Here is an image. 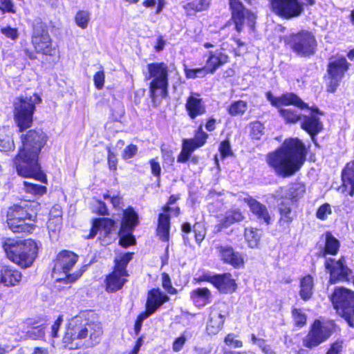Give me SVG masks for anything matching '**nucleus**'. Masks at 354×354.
Segmentation results:
<instances>
[{"label":"nucleus","instance_id":"1","mask_svg":"<svg viewBox=\"0 0 354 354\" xmlns=\"http://www.w3.org/2000/svg\"><path fill=\"white\" fill-rule=\"evenodd\" d=\"M26 99L23 96L16 98L13 103V118L17 127L20 146L12 158L13 167L18 176L32 178L46 184L47 176L42 170L40 155L48 140V135L41 129H30L33 124V116L36 111L35 104L41 102L37 93Z\"/></svg>","mask_w":354,"mask_h":354},{"label":"nucleus","instance_id":"2","mask_svg":"<svg viewBox=\"0 0 354 354\" xmlns=\"http://www.w3.org/2000/svg\"><path fill=\"white\" fill-rule=\"evenodd\" d=\"M310 145L299 138H288L274 151L267 154L266 162L276 174L288 178L300 171L306 161Z\"/></svg>","mask_w":354,"mask_h":354},{"label":"nucleus","instance_id":"3","mask_svg":"<svg viewBox=\"0 0 354 354\" xmlns=\"http://www.w3.org/2000/svg\"><path fill=\"white\" fill-rule=\"evenodd\" d=\"M2 248L7 259L22 269L30 268L38 257L39 246L32 239L8 238L3 241Z\"/></svg>","mask_w":354,"mask_h":354},{"label":"nucleus","instance_id":"4","mask_svg":"<svg viewBox=\"0 0 354 354\" xmlns=\"http://www.w3.org/2000/svg\"><path fill=\"white\" fill-rule=\"evenodd\" d=\"M30 43L34 51L29 48L23 50L25 56L30 60L36 59L37 54L50 58L59 57L58 46L53 44L47 24L41 21L32 24Z\"/></svg>","mask_w":354,"mask_h":354},{"label":"nucleus","instance_id":"5","mask_svg":"<svg viewBox=\"0 0 354 354\" xmlns=\"http://www.w3.org/2000/svg\"><path fill=\"white\" fill-rule=\"evenodd\" d=\"M246 3L251 4L252 0H243ZM229 10L230 12V18L225 22V26L233 25L236 34L232 36L231 40L233 41L239 48L245 45L239 35L244 29L245 24H247L250 30H255L257 15L250 10L246 8L240 0H229Z\"/></svg>","mask_w":354,"mask_h":354},{"label":"nucleus","instance_id":"6","mask_svg":"<svg viewBox=\"0 0 354 354\" xmlns=\"http://www.w3.org/2000/svg\"><path fill=\"white\" fill-rule=\"evenodd\" d=\"M79 260V256L73 251L62 250L53 260L52 273L56 276L55 281L65 285L73 284L77 281L86 270V266H82L73 272H71Z\"/></svg>","mask_w":354,"mask_h":354},{"label":"nucleus","instance_id":"7","mask_svg":"<svg viewBox=\"0 0 354 354\" xmlns=\"http://www.w3.org/2000/svg\"><path fill=\"white\" fill-rule=\"evenodd\" d=\"M145 80L149 84V95L153 104L160 103L169 95V66L163 62H152L147 65Z\"/></svg>","mask_w":354,"mask_h":354},{"label":"nucleus","instance_id":"8","mask_svg":"<svg viewBox=\"0 0 354 354\" xmlns=\"http://www.w3.org/2000/svg\"><path fill=\"white\" fill-rule=\"evenodd\" d=\"M217 121L213 116L205 120V122L201 123L194 130V137L184 138L182 141V149L177 157V162L185 163L190 158L192 153L202 147L207 142L209 134L216 129Z\"/></svg>","mask_w":354,"mask_h":354},{"label":"nucleus","instance_id":"9","mask_svg":"<svg viewBox=\"0 0 354 354\" xmlns=\"http://www.w3.org/2000/svg\"><path fill=\"white\" fill-rule=\"evenodd\" d=\"M133 255L134 252H127L114 259L112 270L104 279V287L107 293H115L121 290L128 282L129 274L127 266Z\"/></svg>","mask_w":354,"mask_h":354},{"label":"nucleus","instance_id":"10","mask_svg":"<svg viewBox=\"0 0 354 354\" xmlns=\"http://www.w3.org/2000/svg\"><path fill=\"white\" fill-rule=\"evenodd\" d=\"M329 299L336 313L354 328V290L344 286H335Z\"/></svg>","mask_w":354,"mask_h":354},{"label":"nucleus","instance_id":"11","mask_svg":"<svg viewBox=\"0 0 354 354\" xmlns=\"http://www.w3.org/2000/svg\"><path fill=\"white\" fill-rule=\"evenodd\" d=\"M205 64L198 68H191L184 66V73L187 79L204 77L207 75L214 74L217 70L230 62V56L219 50H208L203 54Z\"/></svg>","mask_w":354,"mask_h":354},{"label":"nucleus","instance_id":"12","mask_svg":"<svg viewBox=\"0 0 354 354\" xmlns=\"http://www.w3.org/2000/svg\"><path fill=\"white\" fill-rule=\"evenodd\" d=\"M285 45L296 55L310 57L315 54L317 41L315 36L310 31L301 30L284 37Z\"/></svg>","mask_w":354,"mask_h":354},{"label":"nucleus","instance_id":"13","mask_svg":"<svg viewBox=\"0 0 354 354\" xmlns=\"http://www.w3.org/2000/svg\"><path fill=\"white\" fill-rule=\"evenodd\" d=\"M336 328L337 325L334 320L324 322L315 319L302 339L303 346L308 349L318 346L332 336L336 331Z\"/></svg>","mask_w":354,"mask_h":354},{"label":"nucleus","instance_id":"14","mask_svg":"<svg viewBox=\"0 0 354 354\" xmlns=\"http://www.w3.org/2000/svg\"><path fill=\"white\" fill-rule=\"evenodd\" d=\"M351 64L343 55L331 56L327 64L326 74L324 78L326 82V91L328 93H335L349 71Z\"/></svg>","mask_w":354,"mask_h":354},{"label":"nucleus","instance_id":"15","mask_svg":"<svg viewBox=\"0 0 354 354\" xmlns=\"http://www.w3.org/2000/svg\"><path fill=\"white\" fill-rule=\"evenodd\" d=\"M304 107L300 108V110H308L310 111L309 115H303V120L301 122L300 127L310 136L313 143L318 146L317 136L322 133L324 129V124L320 118V115H324V112L317 105L309 106L308 103L304 101Z\"/></svg>","mask_w":354,"mask_h":354},{"label":"nucleus","instance_id":"16","mask_svg":"<svg viewBox=\"0 0 354 354\" xmlns=\"http://www.w3.org/2000/svg\"><path fill=\"white\" fill-rule=\"evenodd\" d=\"M324 268L329 274L328 282L336 284L339 282H350L352 270L347 266L344 256L339 259L326 258L324 263Z\"/></svg>","mask_w":354,"mask_h":354},{"label":"nucleus","instance_id":"17","mask_svg":"<svg viewBox=\"0 0 354 354\" xmlns=\"http://www.w3.org/2000/svg\"><path fill=\"white\" fill-rule=\"evenodd\" d=\"M301 0H268L270 11L282 19L299 17L304 10Z\"/></svg>","mask_w":354,"mask_h":354},{"label":"nucleus","instance_id":"18","mask_svg":"<svg viewBox=\"0 0 354 354\" xmlns=\"http://www.w3.org/2000/svg\"><path fill=\"white\" fill-rule=\"evenodd\" d=\"M39 203L34 201H21L10 205L6 212L7 225L20 220H29L37 217Z\"/></svg>","mask_w":354,"mask_h":354},{"label":"nucleus","instance_id":"19","mask_svg":"<svg viewBox=\"0 0 354 354\" xmlns=\"http://www.w3.org/2000/svg\"><path fill=\"white\" fill-rule=\"evenodd\" d=\"M88 328L74 321L66 328V331L62 337L63 347L68 350H76L81 348V345L75 342L76 339H83L88 337Z\"/></svg>","mask_w":354,"mask_h":354},{"label":"nucleus","instance_id":"20","mask_svg":"<svg viewBox=\"0 0 354 354\" xmlns=\"http://www.w3.org/2000/svg\"><path fill=\"white\" fill-rule=\"evenodd\" d=\"M266 97L270 104L277 108L284 109L283 106H294L299 109L304 107V100L293 92H284L279 96H274L270 91L266 93Z\"/></svg>","mask_w":354,"mask_h":354},{"label":"nucleus","instance_id":"21","mask_svg":"<svg viewBox=\"0 0 354 354\" xmlns=\"http://www.w3.org/2000/svg\"><path fill=\"white\" fill-rule=\"evenodd\" d=\"M185 111L192 120L202 116L207 113L205 102L198 92L192 91L186 98Z\"/></svg>","mask_w":354,"mask_h":354},{"label":"nucleus","instance_id":"22","mask_svg":"<svg viewBox=\"0 0 354 354\" xmlns=\"http://www.w3.org/2000/svg\"><path fill=\"white\" fill-rule=\"evenodd\" d=\"M221 261L230 265L234 269H242L245 267V254L238 252L231 245H218L216 247Z\"/></svg>","mask_w":354,"mask_h":354},{"label":"nucleus","instance_id":"23","mask_svg":"<svg viewBox=\"0 0 354 354\" xmlns=\"http://www.w3.org/2000/svg\"><path fill=\"white\" fill-rule=\"evenodd\" d=\"M169 300V295L162 292L159 288H153L147 291L144 311L151 316Z\"/></svg>","mask_w":354,"mask_h":354},{"label":"nucleus","instance_id":"24","mask_svg":"<svg viewBox=\"0 0 354 354\" xmlns=\"http://www.w3.org/2000/svg\"><path fill=\"white\" fill-rule=\"evenodd\" d=\"M279 215L277 225L283 231L290 232L294 220L297 218V213L292 209L290 203L281 201L277 205Z\"/></svg>","mask_w":354,"mask_h":354},{"label":"nucleus","instance_id":"25","mask_svg":"<svg viewBox=\"0 0 354 354\" xmlns=\"http://www.w3.org/2000/svg\"><path fill=\"white\" fill-rule=\"evenodd\" d=\"M23 274L12 266L0 263V284L7 288L18 286L21 284Z\"/></svg>","mask_w":354,"mask_h":354},{"label":"nucleus","instance_id":"26","mask_svg":"<svg viewBox=\"0 0 354 354\" xmlns=\"http://www.w3.org/2000/svg\"><path fill=\"white\" fill-rule=\"evenodd\" d=\"M243 201L247 204L252 215L260 222L267 225L271 224L272 216L266 205L251 196L245 197Z\"/></svg>","mask_w":354,"mask_h":354},{"label":"nucleus","instance_id":"27","mask_svg":"<svg viewBox=\"0 0 354 354\" xmlns=\"http://www.w3.org/2000/svg\"><path fill=\"white\" fill-rule=\"evenodd\" d=\"M212 286L221 294H232L238 289V284L230 272L214 274Z\"/></svg>","mask_w":354,"mask_h":354},{"label":"nucleus","instance_id":"28","mask_svg":"<svg viewBox=\"0 0 354 354\" xmlns=\"http://www.w3.org/2000/svg\"><path fill=\"white\" fill-rule=\"evenodd\" d=\"M341 185L339 189L354 196V159L347 162L341 171Z\"/></svg>","mask_w":354,"mask_h":354},{"label":"nucleus","instance_id":"29","mask_svg":"<svg viewBox=\"0 0 354 354\" xmlns=\"http://www.w3.org/2000/svg\"><path fill=\"white\" fill-rule=\"evenodd\" d=\"M325 240L323 246L317 253L318 258H328L330 256H336L340 250L341 243L330 231H326L322 235Z\"/></svg>","mask_w":354,"mask_h":354},{"label":"nucleus","instance_id":"30","mask_svg":"<svg viewBox=\"0 0 354 354\" xmlns=\"http://www.w3.org/2000/svg\"><path fill=\"white\" fill-rule=\"evenodd\" d=\"M171 215L169 212H160L158 215L156 235L159 240L167 243L170 239Z\"/></svg>","mask_w":354,"mask_h":354},{"label":"nucleus","instance_id":"31","mask_svg":"<svg viewBox=\"0 0 354 354\" xmlns=\"http://www.w3.org/2000/svg\"><path fill=\"white\" fill-rule=\"evenodd\" d=\"M139 225L140 217L138 213L132 206H128L122 210L119 230L134 231Z\"/></svg>","mask_w":354,"mask_h":354},{"label":"nucleus","instance_id":"32","mask_svg":"<svg viewBox=\"0 0 354 354\" xmlns=\"http://www.w3.org/2000/svg\"><path fill=\"white\" fill-rule=\"evenodd\" d=\"M244 219L245 216L240 209H230L226 212L225 215L216 225V231L221 232L223 229H226L236 223L243 221Z\"/></svg>","mask_w":354,"mask_h":354},{"label":"nucleus","instance_id":"33","mask_svg":"<svg viewBox=\"0 0 354 354\" xmlns=\"http://www.w3.org/2000/svg\"><path fill=\"white\" fill-rule=\"evenodd\" d=\"M37 217L29 220H20L8 225V229L14 234L29 235L34 232L37 228Z\"/></svg>","mask_w":354,"mask_h":354},{"label":"nucleus","instance_id":"34","mask_svg":"<svg viewBox=\"0 0 354 354\" xmlns=\"http://www.w3.org/2000/svg\"><path fill=\"white\" fill-rule=\"evenodd\" d=\"M190 299L193 304L201 308L211 302L212 292L207 287H198L193 289L189 293Z\"/></svg>","mask_w":354,"mask_h":354},{"label":"nucleus","instance_id":"35","mask_svg":"<svg viewBox=\"0 0 354 354\" xmlns=\"http://www.w3.org/2000/svg\"><path fill=\"white\" fill-rule=\"evenodd\" d=\"M314 286V278L311 274H306L299 279V294L303 301H307L313 298Z\"/></svg>","mask_w":354,"mask_h":354},{"label":"nucleus","instance_id":"36","mask_svg":"<svg viewBox=\"0 0 354 354\" xmlns=\"http://www.w3.org/2000/svg\"><path fill=\"white\" fill-rule=\"evenodd\" d=\"M212 0H187L183 6L187 16H195L198 12L206 11L211 5Z\"/></svg>","mask_w":354,"mask_h":354},{"label":"nucleus","instance_id":"37","mask_svg":"<svg viewBox=\"0 0 354 354\" xmlns=\"http://www.w3.org/2000/svg\"><path fill=\"white\" fill-rule=\"evenodd\" d=\"M306 189V185L302 182L296 181L291 183L287 190L286 198L290 201L289 203L290 204H297L304 196ZM281 199L284 201L285 197H281Z\"/></svg>","mask_w":354,"mask_h":354},{"label":"nucleus","instance_id":"38","mask_svg":"<svg viewBox=\"0 0 354 354\" xmlns=\"http://www.w3.org/2000/svg\"><path fill=\"white\" fill-rule=\"evenodd\" d=\"M225 315L221 313L212 312L207 322L206 330L209 335L217 334L223 327Z\"/></svg>","mask_w":354,"mask_h":354},{"label":"nucleus","instance_id":"39","mask_svg":"<svg viewBox=\"0 0 354 354\" xmlns=\"http://www.w3.org/2000/svg\"><path fill=\"white\" fill-rule=\"evenodd\" d=\"M15 149L12 134L8 129H0V151L8 153Z\"/></svg>","mask_w":354,"mask_h":354},{"label":"nucleus","instance_id":"40","mask_svg":"<svg viewBox=\"0 0 354 354\" xmlns=\"http://www.w3.org/2000/svg\"><path fill=\"white\" fill-rule=\"evenodd\" d=\"M278 113L284 122L288 124L301 123L304 118L301 113L292 108L279 109H278Z\"/></svg>","mask_w":354,"mask_h":354},{"label":"nucleus","instance_id":"41","mask_svg":"<svg viewBox=\"0 0 354 354\" xmlns=\"http://www.w3.org/2000/svg\"><path fill=\"white\" fill-rule=\"evenodd\" d=\"M88 328L89 339L88 347H93L100 342L103 330L101 326L94 323H87L85 325Z\"/></svg>","mask_w":354,"mask_h":354},{"label":"nucleus","instance_id":"42","mask_svg":"<svg viewBox=\"0 0 354 354\" xmlns=\"http://www.w3.org/2000/svg\"><path fill=\"white\" fill-rule=\"evenodd\" d=\"M261 230L257 227H249L244 230V237L248 246L251 248H257L261 240Z\"/></svg>","mask_w":354,"mask_h":354},{"label":"nucleus","instance_id":"43","mask_svg":"<svg viewBox=\"0 0 354 354\" xmlns=\"http://www.w3.org/2000/svg\"><path fill=\"white\" fill-rule=\"evenodd\" d=\"M133 230H118V243L123 248H127L136 244V239L133 234Z\"/></svg>","mask_w":354,"mask_h":354},{"label":"nucleus","instance_id":"44","mask_svg":"<svg viewBox=\"0 0 354 354\" xmlns=\"http://www.w3.org/2000/svg\"><path fill=\"white\" fill-rule=\"evenodd\" d=\"M291 316L295 327L301 328L307 324V315L301 308L292 307Z\"/></svg>","mask_w":354,"mask_h":354},{"label":"nucleus","instance_id":"45","mask_svg":"<svg viewBox=\"0 0 354 354\" xmlns=\"http://www.w3.org/2000/svg\"><path fill=\"white\" fill-rule=\"evenodd\" d=\"M248 109V103L246 101L239 100L233 102L227 109L228 114L235 117L243 115Z\"/></svg>","mask_w":354,"mask_h":354},{"label":"nucleus","instance_id":"46","mask_svg":"<svg viewBox=\"0 0 354 354\" xmlns=\"http://www.w3.org/2000/svg\"><path fill=\"white\" fill-rule=\"evenodd\" d=\"M96 222L99 223L100 228L104 231V236H109L116 226V221L109 217L95 218Z\"/></svg>","mask_w":354,"mask_h":354},{"label":"nucleus","instance_id":"47","mask_svg":"<svg viewBox=\"0 0 354 354\" xmlns=\"http://www.w3.org/2000/svg\"><path fill=\"white\" fill-rule=\"evenodd\" d=\"M250 136L252 140H259L264 134V125L260 121L256 120L249 124Z\"/></svg>","mask_w":354,"mask_h":354},{"label":"nucleus","instance_id":"48","mask_svg":"<svg viewBox=\"0 0 354 354\" xmlns=\"http://www.w3.org/2000/svg\"><path fill=\"white\" fill-rule=\"evenodd\" d=\"M180 198V194H172L171 195L166 203L161 207V210L162 212H173L174 215L175 216H178L180 214V208L179 206H176L174 207H171V205L174 204L176 201H178Z\"/></svg>","mask_w":354,"mask_h":354},{"label":"nucleus","instance_id":"49","mask_svg":"<svg viewBox=\"0 0 354 354\" xmlns=\"http://www.w3.org/2000/svg\"><path fill=\"white\" fill-rule=\"evenodd\" d=\"M26 335L30 339L46 341L45 326L42 324L32 327L26 332Z\"/></svg>","mask_w":354,"mask_h":354},{"label":"nucleus","instance_id":"50","mask_svg":"<svg viewBox=\"0 0 354 354\" xmlns=\"http://www.w3.org/2000/svg\"><path fill=\"white\" fill-rule=\"evenodd\" d=\"M250 339L254 344H257L264 354H275L274 348L270 345L267 344V340L264 338H258L254 333L250 335Z\"/></svg>","mask_w":354,"mask_h":354},{"label":"nucleus","instance_id":"51","mask_svg":"<svg viewBox=\"0 0 354 354\" xmlns=\"http://www.w3.org/2000/svg\"><path fill=\"white\" fill-rule=\"evenodd\" d=\"M24 190L28 194L35 196H43L47 192L46 186L34 184L27 181L24 182Z\"/></svg>","mask_w":354,"mask_h":354},{"label":"nucleus","instance_id":"52","mask_svg":"<svg viewBox=\"0 0 354 354\" xmlns=\"http://www.w3.org/2000/svg\"><path fill=\"white\" fill-rule=\"evenodd\" d=\"M74 20L78 27L86 29L90 21V13L87 10H80L76 12Z\"/></svg>","mask_w":354,"mask_h":354},{"label":"nucleus","instance_id":"53","mask_svg":"<svg viewBox=\"0 0 354 354\" xmlns=\"http://www.w3.org/2000/svg\"><path fill=\"white\" fill-rule=\"evenodd\" d=\"M62 218L61 216H50L46 223V227L50 234L59 232L62 228Z\"/></svg>","mask_w":354,"mask_h":354},{"label":"nucleus","instance_id":"54","mask_svg":"<svg viewBox=\"0 0 354 354\" xmlns=\"http://www.w3.org/2000/svg\"><path fill=\"white\" fill-rule=\"evenodd\" d=\"M161 285L167 295H173L178 293V290L172 286L171 279L167 272H162L161 274Z\"/></svg>","mask_w":354,"mask_h":354},{"label":"nucleus","instance_id":"55","mask_svg":"<svg viewBox=\"0 0 354 354\" xmlns=\"http://www.w3.org/2000/svg\"><path fill=\"white\" fill-rule=\"evenodd\" d=\"M107 151V165L109 171L114 174H116L118 170V158L115 152H113L110 147L106 148Z\"/></svg>","mask_w":354,"mask_h":354},{"label":"nucleus","instance_id":"56","mask_svg":"<svg viewBox=\"0 0 354 354\" xmlns=\"http://www.w3.org/2000/svg\"><path fill=\"white\" fill-rule=\"evenodd\" d=\"M344 349V341L342 339H337L332 342L326 351V354H342Z\"/></svg>","mask_w":354,"mask_h":354},{"label":"nucleus","instance_id":"57","mask_svg":"<svg viewBox=\"0 0 354 354\" xmlns=\"http://www.w3.org/2000/svg\"><path fill=\"white\" fill-rule=\"evenodd\" d=\"M150 166L151 174L156 178V181L159 183L161 178V167L158 162V158H151L149 161Z\"/></svg>","mask_w":354,"mask_h":354},{"label":"nucleus","instance_id":"58","mask_svg":"<svg viewBox=\"0 0 354 354\" xmlns=\"http://www.w3.org/2000/svg\"><path fill=\"white\" fill-rule=\"evenodd\" d=\"M332 214L331 206L329 203H325L321 205L317 209L316 217L321 220L325 221L327 219L328 216Z\"/></svg>","mask_w":354,"mask_h":354},{"label":"nucleus","instance_id":"59","mask_svg":"<svg viewBox=\"0 0 354 354\" xmlns=\"http://www.w3.org/2000/svg\"><path fill=\"white\" fill-rule=\"evenodd\" d=\"M218 151L223 159L233 156L230 140L226 138L222 140L218 147Z\"/></svg>","mask_w":354,"mask_h":354},{"label":"nucleus","instance_id":"60","mask_svg":"<svg viewBox=\"0 0 354 354\" xmlns=\"http://www.w3.org/2000/svg\"><path fill=\"white\" fill-rule=\"evenodd\" d=\"M193 232L194 233L196 242L198 244H201V243L204 240L206 234L205 227L199 223H196L193 225Z\"/></svg>","mask_w":354,"mask_h":354},{"label":"nucleus","instance_id":"61","mask_svg":"<svg viewBox=\"0 0 354 354\" xmlns=\"http://www.w3.org/2000/svg\"><path fill=\"white\" fill-rule=\"evenodd\" d=\"M236 335L232 333L227 334L224 338L225 344L230 347L241 348L243 342L240 339H236Z\"/></svg>","mask_w":354,"mask_h":354},{"label":"nucleus","instance_id":"62","mask_svg":"<svg viewBox=\"0 0 354 354\" xmlns=\"http://www.w3.org/2000/svg\"><path fill=\"white\" fill-rule=\"evenodd\" d=\"M0 12L2 14L16 13L15 3L12 0H0Z\"/></svg>","mask_w":354,"mask_h":354},{"label":"nucleus","instance_id":"63","mask_svg":"<svg viewBox=\"0 0 354 354\" xmlns=\"http://www.w3.org/2000/svg\"><path fill=\"white\" fill-rule=\"evenodd\" d=\"M0 32L12 41H15L19 37L17 28H12L10 26L1 27L0 28Z\"/></svg>","mask_w":354,"mask_h":354},{"label":"nucleus","instance_id":"64","mask_svg":"<svg viewBox=\"0 0 354 354\" xmlns=\"http://www.w3.org/2000/svg\"><path fill=\"white\" fill-rule=\"evenodd\" d=\"M149 317H150V315H148L145 311L141 312L137 316L136 319L134 323V327H133V330H134V333H135L136 335H138L140 334L141 329H142L143 321Z\"/></svg>","mask_w":354,"mask_h":354}]
</instances>
